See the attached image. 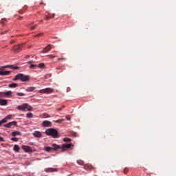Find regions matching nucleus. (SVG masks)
I'll return each mask as SVG.
<instances>
[{
	"label": "nucleus",
	"instance_id": "obj_16",
	"mask_svg": "<svg viewBox=\"0 0 176 176\" xmlns=\"http://www.w3.org/2000/svg\"><path fill=\"white\" fill-rule=\"evenodd\" d=\"M0 105H2V106L8 105V100L0 99Z\"/></svg>",
	"mask_w": 176,
	"mask_h": 176
},
{
	"label": "nucleus",
	"instance_id": "obj_15",
	"mask_svg": "<svg viewBox=\"0 0 176 176\" xmlns=\"http://www.w3.org/2000/svg\"><path fill=\"white\" fill-rule=\"evenodd\" d=\"M51 49L52 47L50 45H48L42 50V53H47V52H49Z\"/></svg>",
	"mask_w": 176,
	"mask_h": 176
},
{
	"label": "nucleus",
	"instance_id": "obj_32",
	"mask_svg": "<svg viewBox=\"0 0 176 176\" xmlns=\"http://www.w3.org/2000/svg\"><path fill=\"white\" fill-rule=\"evenodd\" d=\"M11 141H14V142H17L19 141V138H12Z\"/></svg>",
	"mask_w": 176,
	"mask_h": 176
},
{
	"label": "nucleus",
	"instance_id": "obj_5",
	"mask_svg": "<svg viewBox=\"0 0 176 176\" xmlns=\"http://www.w3.org/2000/svg\"><path fill=\"white\" fill-rule=\"evenodd\" d=\"M60 146L56 144H53L52 147L47 146L45 148V149L47 152H51L52 151H57V149H60Z\"/></svg>",
	"mask_w": 176,
	"mask_h": 176
},
{
	"label": "nucleus",
	"instance_id": "obj_19",
	"mask_svg": "<svg viewBox=\"0 0 176 176\" xmlns=\"http://www.w3.org/2000/svg\"><path fill=\"white\" fill-rule=\"evenodd\" d=\"M54 17V14H48L45 16V20H49V19H53Z\"/></svg>",
	"mask_w": 176,
	"mask_h": 176
},
{
	"label": "nucleus",
	"instance_id": "obj_22",
	"mask_svg": "<svg viewBox=\"0 0 176 176\" xmlns=\"http://www.w3.org/2000/svg\"><path fill=\"white\" fill-rule=\"evenodd\" d=\"M36 87H28L25 91H34V90H35Z\"/></svg>",
	"mask_w": 176,
	"mask_h": 176
},
{
	"label": "nucleus",
	"instance_id": "obj_46",
	"mask_svg": "<svg viewBox=\"0 0 176 176\" xmlns=\"http://www.w3.org/2000/svg\"><path fill=\"white\" fill-rule=\"evenodd\" d=\"M2 20H4V21H6V19H3Z\"/></svg>",
	"mask_w": 176,
	"mask_h": 176
},
{
	"label": "nucleus",
	"instance_id": "obj_21",
	"mask_svg": "<svg viewBox=\"0 0 176 176\" xmlns=\"http://www.w3.org/2000/svg\"><path fill=\"white\" fill-rule=\"evenodd\" d=\"M37 67L38 66L36 65L31 63L29 66V68H30V69H36Z\"/></svg>",
	"mask_w": 176,
	"mask_h": 176
},
{
	"label": "nucleus",
	"instance_id": "obj_26",
	"mask_svg": "<svg viewBox=\"0 0 176 176\" xmlns=\"http://www.w3.org/2000/svg\"><path fill=\"white\" fill-rule=\"evenodd\" d=\"M77 163L78 164H80V166H83V164H85V162H83L82 160L77 161Z\"/></svg>",
	"mask_w": 176,
	"mask_h": 176
},
{
	"label": "nucleus",
	"instance_id": "obj_7",
	"mask_svg": "<svg viewBox=\"0 0 176 176\" xmlns=\"http://www.w3.org/2000/svg\"><path fill=\"white\" fill-rule=\"evenodd\" d=\"M23 47V45H18L13 47L12 50L15 53H19V52H21V49Z\"/></svg>",
	"mask_w": 176,
	"mask_h": 176
},
{
	"label": "nucleus",
	"instance_id": "obj_25",
	"mask_svg": "<svg viewBox=\"0 0 176 176\" xmlns=\"http://www.w3.org/2000/svg\"><path fill=\"white\" fill-rule=\"evenodd\" d=\"M26 116L29 119H31V118H34V114H32V113H27Z\"/></svg>",
	"mask_w": 176,
	"mask_h": 176
},
{
	"label": "nucleus",
	"instance_id": "obj_14",
	"mask_svg": "<svg viewBox=\"0 0 176 176\" xmlns=\"http://www.w3.org/2000/svg\"><path fill=\"white\" fill-rule=\"evenodd\" d=\"M72 146V144H63V151H65V149H68Z\"/></svg>",
	"mask_w": 176,
	"mask_h": 176
},
{
	"label": "nucleus",
	"instance_id": "obj_28",
	"mask_svg": "<svg viewBox=\"0 0 176 176\" xmlns=\"http://www.w3.org/2000/svg\"><path fill=\"white\" fill-rule=\"evenodd\" d=\"M43 118H52V116L46 113L43 114Z\"/></svg>",
	"mask_w": 176,
	"mask_h": 176
},
{
	"label": "nucleus",
	"instance_id": "obj_37",
	"mask_svg": "<svg viewBox=\"0 0 176 176\" xmlns=\"http://www.w3.org/2000/svg\"><path fill=\"white\" fill-rule=\"evenodd\" d=\"M42 35H43V33L38 34L35 36H42Z\"/></svg>",
	"mask_w": 176,
	"mask_h": 176
},
{
	"label": "nucleus",
	"instance_id": "obj_44",
	"mask_svg": "<svg viewBox=\"0 0 176 176\" xmlns=\"http://www.w3.org/2000/svg\"><path fill=\"white\" fill-rule=\"evenodd\" d=\"M3 124V123L2 121L1 120V121H0V127H1V126H2Z\"/></svg>",
	"mask_w": 176,
	"mask_h": 176
},
{
	"label": "nucleus",
	"instance_id": "obj_38",
	"mask_svg": "<svg viewBox=\"0 0 176 176\" xmlns=\"http://www.w3.org/2000/svg\"><path fill=\"white\" fill-rule=\"evenodd\" d=\"M67 120H71V118H69V116H66Z\"/></svg>",
	"mask_w": 176,
	"mask_h": 176
},
{
	"label": "nucleus",
	"instance_id": "obj_1",
	"mask_svg": "<svg viewBox=\"0 0 176 176\" xmlns=\"http://www.w3.org/2000/svg\"><path fill=\"white\" fill-rule=\"evenodd\" d=\"M45 134H47V135H51L52 138H58V132L55 129H47L45 131Z\"/></svg>",
	"mask_w": 176,
	"mask_h": 176
},
{
	"label": "nucleus",
	"instance_id": "obj_3",
	"mask_svg": "<svg viewBox=\"0 0 176 176\" xmlns=\"http://www.w3.org/2000/svg\"><path fill=\"white\" fill-rule=\"evenodd\" d=\"M16 109H19V111H32V107L30 106L28 103H24L22 105H19L16 107Z\"/></svg>",
	"mask_w": 176,
	"mask_h": 176
},
{
	"label": "nucleus",
	"instance_id": "obj_42",
	"mask_svg": "<svg viewBox=\"0 0 176 176\" xmlns=\"http://www.w3.org/2000/svg\"><path fill=\"white\" fill-rule=\"evenodd\" d=\"M49 57H50V58H54V56H53V55H49Z\"/></svg>",
	"mask_w": 176,
	"mask_h": 176
},
{
	"label": "nucleus",
	"instance_id": "obj_24",
	"mask_svg": "<svg viewBox=\"0 0 176 176\" xmlns=\"http://www.w3.org/2000/svg\"><path fill=\"white\" fill-rule=\"evenodd\" d=\"M65 120V119L62 118V119H59L57 120H54V122H55V123H63V122H64Z\"/></svg>",
	"mask_w": 176,
	"mask_h": 176
},
{
	"label": "nucleus",
	"instance_id": "obj_30",
	"mask_svg": "<svg viewBox=\"0 0 176 176\" xmlns=\"http://www.w3.org/2000/svg\"><path fill=\"white\" fill-rule=\"evenodd\" d=\"M37 67H38V68H45V63H39Z\"/></svg>",
	"mask_w": 176,
	"mask_h": 176
},
{
	"label": "nucleus",
	"instance_id": "obj_17",
	"mask_svg": "<svg viewBox=\"0 0 176 176\" xmlns=\"http://www.w3.org/2000/svg\"><path fill=\"white\" fill-rule=\"evenodd\" d=\"M17 86H19V84L12 83L8 85V87H10V89H14V88L17 87Z\"/></svg>",
	"mask_w": 176,
	"mask_h": 176
},
{
	"label": "nucleus",
	"instance_id": "obj_35",
	"mask_svg": "<svg viewBox=\"0 0 176 176\" xmlns=\"http://www.w3.org/2000/svg\"><path fill=\"white\" fill-rule=\"evenodd\" d=\"M6 122H8V120L6 119V117L3 120H1V122L3 123H6Z\"/></svg>",
	"mask_w": 176,
	"mask_h": 176
},
{
	"label": "nucleus",
	"instance_id": "obj_47",
	"mask_svg": "<svg viewBox=\"0 0 176 176\" xmlns=\"http://www.w3.org/2000/svg\"><path fill=\"white\" fill-rule=\"evenodd\" d=\"M42 21H43V20H41V21H40V23H42Z\"/></svg>",
	"mask_w": 176,
	"mask_h": 176
},
{
	"label": "nucleus",
	"instance_id": "obj_12",
	"mask_svg": "<svg viewBox=\"0 0 176 176\" xmlns=\"http://www.w3.org/2000/svg\"><path fill=\"white\" fill-rule=\"evenodd\" d=\"M84 168L85 170H88L89 171H91V170L93 169V166L87 164L84 166Z\"/></svg>",
	"mask_w": 176,
	"mask_h": 176
},
{
	"label": "nucleus",
	"instance_id": "obj_34",
	"mask_svg": "<svg viewBox=\"0 0 176 176\" xmlns=\"http://www.w3.org/2000/svg\"><path fill=\"white\" fill-rule=\"evenodd\" d=\"M6 118L8 120H9V119H12V115H8L7 116H6Z\"/></svg>",
	"mask_w": 176,
	"mask_h": 176
},
{
	"label": "nucleus",
	"instance_id": "obj_43",
	"mask_svg": "<svg viewBox=\"0 0 176 176\" xmlns=\"http://www.w3.org/2000/svg\"><path fill=\"white\" fill-rule=\"evenodd\" d=\"M0 141H3V138H2L1 136H0Z\"/></svg>",
	"mask_w": 176,
	"mask_h": 176
},
{
	"label": "nucleus",
	"instance_id": "obj_10",
	"mask_svg": "<svg viewBox=\"0 0 176 176\" xmlns=\"http://www.w3.org/2000/svg\"><path fill=\"white\" fill-rule=\"evenodd\" d=\"M43 127H52V122L50 121H43L42 123Z\"/></svg>",
	"mask_w": 176,
	"mask_h": 176
},
{
	"label": "nucleus",
	"instance_id": "obj_40",
	"mask_svg": "<svg viewBox=\"0 0 176 176\" xmlns=\"http://www.w3.org/2000/svg\"><path fill=\"white\" fill-rule=\"evenodd\" d=\"M58 112H60V111H63V108L57 109Z\"/></svg>",
	"mask_w": 176,
	"mask_h": 176
},
{
	"label": "nucleus",
	"instance_id": "obj_20",
	"mask_svg": "<svg viewBox=\"0 0 176 176\" xmlns=\"http://www.w3.org/2000/svg\"><path fill=\"white\" fill-rule=\"evenodd\" d=\"M12 137H16V135H21V133L16 131L12 133Z\"/></svg>",
	"mask_w": 176,
	"mask_h": 176
},
{
	"label": "nucleus",
	"instance_id": "obj_13",
	"mask_svg": "<svg viewBox=\"0 0 176 176\" xmlns=\"http://www.w3.org/2000/svg\"><path fill=\"white\" fill-rule=\"evenodd\" d=\"M9 74H10V71H2L0 70V75L1 76H6V75H9Z\"/></svg>",
	"mask_w": 176,
	"mask_h": 176
},
{
	"label": "nucleus",
	"instance_id": "obj_36",
	"mask_svg": "<svg viewBox=\"0 0 176 176\" xmlns=\"http://www.w3.org/2000/svg\"><path fill=\"white\" fill-rule=\"evenodd\" d=\"M36 25H34L33 27H31L30 30H35L36 28Z\"/></svg>",
	"mask_w": 176,
	"mask_h": 176
},
{
	"label": "nucleus",
	"instance_id": "obj_41",
	"mask_svg": "<svg viewBox=\"0 0 176 176\" xmlns=\"http://www.w3.org/2000/svg\"><path fill=\"white\" fill-rule=\"evenodd\" d=\"M28 64H32V60L28 61Z\"/></svg>",
	"mask_w": 176,
	"mask_h": 176
},
{
	"label": "nucleus",
	"instance_id": "obj_11",
	"mask_svg": "<svg viewBox=\"0 0 176 176\" xmlns=\"http://www.w3.org/2000/svg\"><path fill=\"white\" fill-rule=\"evenodd\" d=\"M33 135L36 138H41V137H42V133L40 131H35L33 133Z\"/></svg>",
	"mask_w": 176,
	"mask_h": 176
},
{
	"label": "nucleus",
	"instance_id": "obj_33",
	"mask_svg": "<svg viewBox=\"0 0 176 176\" xmlns=\"http://www.w3.org/2000/svg\"><path fill=\"white\" fill-rule=\"evenodd\" d=\"M123 173L124 174H127L129 173V168H124Z\"/></svg>",
	"mask_w": 176,
	"mask_h": 176
},
{
	"label": "nucleus",
	"instance_id": "obj_18",
	"mask_svg": "<svg viewBox=\"0 0 176 176\" xmlns=\"http://www.w3.org/2000/svg\"><path fill=\"white\" fill-rule=\"evenodd\" d=\"M3 94H4V97H9L12 96V94H13V92H12V91H8L7 92H3Z\"/></svg>",
	"mask_w": 176,
	"mask_h": 176
},
{
	"label": "nucleus",
	"instance_id": "obj_27",
	"mask_svg": "<svg viewBox=\"0 0 176 176\" xmlns=\"http://www.w3.org/2000/svg\"><path fill=\"white\" fill-rule=\"evenodd\" d=\"M8 67H10V68H11V69H20V67H19L17 66L11 65V66H8Z\"/></svg>",
	"mask_w": 176,
	"mask_h": 176
},
{
	"label": "nucleus",
	"instance_id": "obj_39",
	"mask_svg": "<svg viewBox=\"0 0 176 176\" xmlns=\"http://www.w3.org/2000/svg\"><path fill=\"white\" fill-rule=\"evenodd\" d=\"M0 97H4L3 92H0Z\"/></svg>",
	"mask_w": 176,
	"mask_h": 176
},
{
	"label": "nucleus",
	"instance_id": "obj_23",
	"mask_svg": "<svg viewBox=\"0 0 176 176\" xmlns=\"http://www.w3.org/2000/svg\"><path fill=\"white\" fill-rule=\"evenodd\" d=\"M14 151H15V152H19V151H20V147H19V145L15 144L14 146Z\"/></svg>",
	"mask_w": 176,
	"mask_h": 176
},
{
	"label": "nucleus",
	"instance_id": "obj_45",
	"mask_svg": "<svg viewBox=\"0 0 176 176\" xmlns=\"http://www.w3.org/2000/svg\"><path fill=\"white\" fill-rule=\"evenodd\" d=\"M6 32H2L1 34V35H3V34H6Z\"/></svg>",
	"mask_w": 176,
	"mask_h": 176
},
{
	"label": "nucleus",
	"instance_id": "obj_8",
	"mask_svg": "<svg viewBox=\"0 0 176 176\" xmlns=\"http://www.w3.org/2000/svg\"><path fill=\"white\" fill-rule=\"evenodd\" d=\"M21 148L25 152H28V153L32 152V148L30 146L23 145V146H21Z\"/></svg>",
	"mask_w": 176,
	"mask_h": 176
},
{
	"label": "nucleus",
	"instance_id": "obj_29",
	"mask_svg": "<svg viewBox=\"0 0 176 176\" xmlns=\"http://www.w3.org/2000/svg\"><path fill=\"white\" fill-rule=\"evenodd\" d=\"M16 96H18L19 97H23V96H25V94L18 92V93H16Z\"/></svg>",
	"mask_w": 176,
	"mask_h": 176
},
{
	"label": "nucleus",
	"instance_id": "obj_31",
	"mask_svg": "<svg viewBox=\"0 0 176 176\" xmlns=\"http://www.w3.org/2000/svg\"><path fill=\"white\" fill-rule=\"evenodd\" d=\"M63 141H64L65 142H69L71 141V139H69V138H65L63 139Z\"/></svg>",
	"mask_w": 176,
	"mask_h": 176
},
{
	"label": "nucleus",
	"instance_id": "obj_4",
	"mask_svg": "<svg viewBox=\"0 0 176 176\" xmlns=\"http://www.w3.org/2000/svg\"><path fill=\"white\" fill-rule=\"evenodd\" d=\"M54 89H53V88H45V89H40L38 91V93L41 94H50L52 93H54Z\"/></svg>",
	"mask_w": 176,
	"mask_h": 176
},
{
	"label": "nucleus",
	"instance_id": "obj_6",
	"mask_svg": "<svg viewBox=\"0 0 176 176\" xmlns=\"http://www.w3.org/2000/svg\"><path fill=\"white\" fill-rule=\"evenodd\" d=\"M12 126H17V122L16 121H12L10 122H8V124H6L3 125V127H6L7 129H10Z\"/></svg>",
	"mask_w": 176,
	"mask_h": 176
},
{
	"label": "nucleus",
	"instance_id": "obj_2",
	"mask_svg": "<svg viewBox=\"0 0 176 176\" xmlns=\"http://www.w3.org/2000/svg\"><path fill=\"white\" fill-rule=\"evenodd\" d=\"M21 80L22 82H27L30 80V76H25L23 74H18L17 75L15 76L14 77V80Z\"/></svg>",
	"mask_w": 176,
	"mask_h": 176
},
{
	"label": "nucleus",
	"instance_id": "obj_9",
	"mask_svg": "<svg viewBox=\"0 0 176 176\" xmlns=\"http://www.w3.org/2000/svg\"><path fill=\"white\" fill-rule=\"evenodd\" d=\"M44 171H45V173H56L58 171V169L54 168H47Z\"/></svg>",
	"mask_w": 176,
	"mask_h": 176
}]
</instances>
